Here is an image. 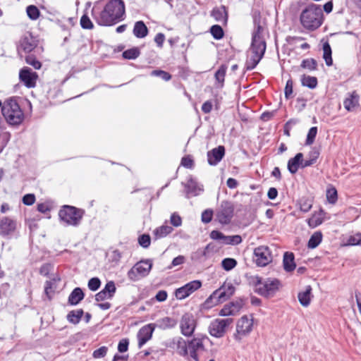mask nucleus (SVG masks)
<instances>
[{
  "label": "nucleus",
  "instance_id": "1",
  "mask_svg": "<svg viewBox=\"0 0 361 361\" xmlns=\"http://www.w3.org/2000/svg\"><path fill=\"white\" fill-rule=\"evenodd\" d=\"M92 13L99 25L111 26L124 19V2L122 0H109L102 11L97 13L92 8Z\"/></svg>",
  "mask_w": 361,
  "mask_h": 361
},
{
  "label": "nucleus",
  "instance_id": "2",
  "mask_svg": "<svg viewBox=\"0 0 361 361\" xmlns=\"http://www.w3.org/2000/svg\"><path fill=\"white\" fill-rule=\"evenodd\" d=\"M262 30V27L258 25L257 30L252 35L250 47L252 55L246 61L247 70L254 69L262 59L266 51V42L261 35Z\"/></svg>",
  "mask_w": 361,
  "mask_h": 361
},
{
  "label": "nucleus",
  "instance_id": "3",
  "mask_svg": "<svg viewBox=\"0 0 361 361\" xmlns=\"http://www.w3.org/2000/svg\"><path fill=\"white\" fill-rule=\"evenodd\" d=\"M300 22L308 30L318 28L323 22V12L321 6L314 4H310L300 15Z\"/></svg>",
  "mask_w": 361,
  "mask_h": 361
},
{
  "label": "nucleus",
  "instance_id": "4",
  "mask_svg": "<svg viewBox=\"0 0 361 361\" xmlns=\"http://www.w3.org/2000/svg\"><path fill=\"white\" fill-rule=\"evenodd\" d=\"M1 111L3 116L11 125H18L23 120V113L14 99L8 100L2 106Z\"/></svg>",
  "mask_w": 361,
  "mask_h": 361
},
{
  "label": "nucleus",
  "instance_id": "5",
  "mask_svg": "<svg viewBox=\"0 0 361 361\" xmlns=\"http://www.w3.org/2000/svg\"><path fill=\"white\" fill-rule=\"evenodd\" d=\"M255 279V291L266 298L272 297L281 285L280 281L276 279H262L257 276Z\"/></svg>",
  "mask_w": 361,
  "mask_h": 361
},
{
  "label": "nucleus",
  "instance_id": "6",
  "mask_svg": "<svg viewBox=\"0 0 361 361\" xmlns=\"http://www.w3.org/2000/svg\"><path fill=\"white\" fill-rule=\"evenodd\" d=\"M84 211L73 206L64 205L59 210L60 219L67 225L76 226L80 224Z\"/></svg>",
  "mask_w": 361,
  "mask_h": 361
},
{
  "label": "nucleus",
  "instance_id": "7",
  "mask_svg": "<svg viewBox=\"0 0 361 361\" xmlns=\"http://www.w3.org/2000/svg\"><path fill=\"white\" fill-rule=\"evenodd\" d=\"M152 266V263L150 260H142L136 263L128 272L129 279L135 281L147 276Z\"/></svg>",
  "mask_w": 361,
  "mask_h": 361
},
{
  "label": "nucleus",
  "instance_id": "8",
  "mask_svg": "<svg viewBox=\"0 0 361 361\" xmlns=\"http://www.w3.org/2000/svg\"><path fill=\"white\" fill-rule=\"evenodd\" d=\"M273 260L271 251L266 245L259 246L254 250L253 261L258 267H265Z\"/></svg>",
  "mask_w": 361,
  "mask_h": 361
},
{
  "label": "nucleus",
  "instance_id": "9",
  "mask_svg": "<svg viewBox=\"0 0 361 361\" xmlns=\"http://www.w3.org/2000/svg\"><path fill=\"white\" fill-rule=\"evenodd\" d=\"M233 322V319H216L211 322L209 326V332L211 336L216 338H221L226 332V329Z\"/></svg>",
  "mask_w": 361,
  "mask_h": 361
},
{
  "label": "nucleus",
  "instance_id": "10",
  "mask_svg": "<svg viewBox=\"0 0 361 361\" xmlns=\"http://www.w3.org/2000/svg\"><path fill=\"white\" fill-rule=\"evenodd\" d=\"M234 207L232 203L222 202L217 212L216 219L221 224H228L233 216Z\"/></svg>",
  "mask_w": 361,
  "mask_h": 361
},
{
  "label": "nucleus",
  "instance_id": "11",
  "mask_svg": "<svg viewBox=\"0 0 361 361\" xmlns=\"http://www.w3.org/2000/svg\"><path fill=\"white\" fill-rule=\"evenodd\" d=\"M252 320L247 316L242 317L236 325V334H234L235 340L240 341L243 336H247L252 330Z\"/></svg>",
  "mask_w": 361,
  "mask_h": 361
},
{
  "label": "nucleus",
  "instance_id": "12",
  "mask_svg": "<svg viewBox=\"0 0 361 361\" xmlns=\"http://www.w3.org/2000/svg\"><path fill=\"white\" fill-rule=\"evenodd\" d=\"M197 325L196 319L190 313H186L182 317V334L186 336H191Z\"/></svg>",
  "mask_w": 361,
  "mask_h": 361
},
{
  "label": "nucleus",
  "instance_id": "13",
  "mask_svg": "<svg viewBox=\"0 0 361 361\" xmlns=\"http://www.w3.org/2000/svg\"><path fill=\"white\" fill-rule=\"evenodd\" d=\"M37 77V74L27 67L22 68L19 73L20 80L28 88L35 87Z\"/></svg>",
  "mask_w": 361,
  "mask_h": 361
},
{
  "label": "nucleus",
  "instance_id": "14",
  "mask_svg": "<svg viewBox=\"0 0 361 361\" xmlns=\"http://www.w3.org/2000/svg\"><path fill=\"white\" fill-rule=\"evenodd\" d=\"M204 345L202 341L200 338H194L189 341L184 349V353L189 355L195 361H198L197 351L203 350Z\"/></svg>",
  "mask_w": 361,
  "mask_h": 361
},
{
  "label": "nucleus",
  "instance_id": "15",
  "mask_svg": "<svg viewBox=\"0 0 361 361\" xmlns=\"http://www.w3.org/2000/svg\"><path fill=\"white\" fill-rule=\"evenodd\" d=\"M204 190L203 185L190 178L185 185V191L188 197L199 195Z\"/></svg>",
  "mask_w": 361,
  "mask_h": 361
},
{
  "label": "nucleus",
  "instance_id": "16",
  "mask_svg": "<svg viewBox=\"0 0 361 361\" xmlns=\"http://www.w3.org/2000/svg\"><path fill=\"white\" fill-rule=\"evenodd\" d=\"M225 155V147L220 145L207 152V161L209 165L216 166Z\"/></svg>",
  "mask_w": 361,
  "mask_h": 361
},
{
  "label": "nucleus",
  "instance_id": "17",
  "mask_svg": "<svg viewBox=\"0 0 361 361\" xmlns=\"http://www.w3.org/2000/svg\"><path fill=\"white\" fill-rule=\"evenodd\" d=\"M154 328L155 325L154 324H149L140 329L137 334L138 346L140 348L151 339Z\"/></svg>",
  "mask_w": 361,
  "mask_h": 361
},
{
  "label": "nucleus",
  "instance_id": "18",
  "mask_svg": "<svg viewBox=\"0 0 361 361\" xmlns=\"http://www.w3.org/2000/svg\"><path fill=\"white\" fill-rule=\"evenodd\" d=\"M16 223L9 217H4L0 220V235L7 236L14 232Z\"/></svg>",
  "mask_w": 361,
  "mask_h": 361
},
{
  "label": "nucleus",
  "instance_id": "19",
  "mask_svg": "<svg viewBox=\"0 0 361 361\" xmlns=\"http://www.w3.org/2000/svg\"><path fill=\"white\" fill-rule=\"evenodd\" d=\"M201 286L202 282L199 280H195L182 286V299L189 297Z\"/></svg>",
  "mask_w": 361,
  "mask_h": 361
},
{
  "label": "nucleus",
  "instance_id": "20",
  "mask_svg": "<svg viewBox=\"0 0 361 361\" xmlns=\"http://www.w3.org/2000/svg\"><path fill=\"white\" fill-rule=\"evenodd\" d=\"M303 154L302 153H298L293 158H291L288 161V169L292 174H295L300 166H301V162L302 161Z\"/></svg>",
  "mask_w": 361,
  "mask_h": 361
},
{
  "label": "nucleus",
  "instance_id": "21",
  "mask_svg": "<svg viewBox=\"0 0 361 361\" xmlns=\"http://www.w3.org/2000/svg\"><path fill=\"white\" fill-rule=\"evenodd\" d=\"M312 297V288L310 286H306L305 290L299 292L298 295V300L303 307L309 306Z\"/></svg>",
  "mask_w": 361,
  "mask_h": 361
},
{
  "label": "nucleus",
  "instance_id": "22",
  "mask_svg": "<svg viewBox=\"0 0 361 361\" xmlns=\"http://www.w3.org/2000/svg\"><path fill=\"white\" fill-rule=\"evenodd\" d=\"M178 323V321L173 318L166 317L157 321L155 327L161 329H167L174 327Z\"/></svg>",
  "mask_w": 361,
  "mask_h": 361
},
{
  "label": "nucleus",
  "instance_id": "23",
  "mask_svg": "<svg viewBox=\"0 0 361 361\" xmlns=\"http://www.w3.org/2000/svg\"><path fill=\"white\" fill-rule=\"evenodd\" d=\"M294 255L292 252H286L284 253L283 265L284 269L288 271H292L295 269V263L294 261Z\"/></svg>",
  "mask_w": 361,
  "mask_h": 361
},
{
  "label": "nucleus",
  "instance_id": "24",
  "mask_svg": "<svg viewBox=\"0 0 361 361\" xmlns=\"http://www.w3.org/2000/svg\"><path fill=\"white\" fill-rule=\"evenodd\" d=\"M84 293L80 288H75L68 297V302L72 305H76L84 298Z\"/></svg>",
  "mask_w": 361,
  "mask_h": 361
},
{
  "label": "nucleus",
  "instance_id": "25",
  "mask_svg": "<svg viewBox=\"0 0 361 361\" xmlns=\"http://www.w3.org/2000/svg\"><path fill=\"white\" fill-rule=\"evenodd\" d=\"M133 34L137 38H143L148 34V29L143 21H137L135 23Z\"/></svg>",
  "mask_w": 361,
  "mask_h": 361
},
{
  "label": "nucleus",
  "instance_id": "26",
  "mask_svg": "<svg viewBox=\"0 0 361 361\" xmlns=\"http://www.w3.org/2000/svg\"><path fill=\"white\" fill-rule=\"evenodd\" d=\"M358 95L353 92L348 98H346L344 100L343 105L345 109L350 111H353L358 105Z\"/></svg>",
  "mask_w": 361,
  "mask_h": 361
},
{
  "label": "nucleus",
  "instance_id": "27",
  "mask_svg": "<svg viewBox=\"0 0 361 361\" xmlns=\"http://www.w3.org/2000/svg\"><path fill=\"white\" fill-rule=\"evenodd\" d=\"M212 16L217 21L226 22L227 20V12L226 7L222 6L219 8H214L212 12Z\"/></svg>",
  "mask_w": 361,
  "mask_h": 361
},
{
  "label": "nucleus",
  "instance_id": "28",
  "mask_svg": "<svg viewBox=\"0 0 361 361\" xmlns=\"http://www.w3.org/2000/svg\"><path fill=\"white\" fill-rule=\"evenodd\" d=\"M227 70V66L222 64L219 68L217 70V71L215 73L214 77L216 79V81L217 82V87H223L224 82V78L226 75Z\"/></svg>",
  "mask_w": 361,
  "mask_h": 361
},
{
  "label": "nucleus",
  "instance_id": "29",
  "mask_svg": "<svg viewBox=\"0 0 361 361\" xmlns=\"http://www.w3.org/2000/svg\"><path fill=\"white\" fill-rule=\"evenodd\" d=\"M84 312L82 309L72 310L67 314V320L73 324H77L80 322Z\"/></svg>",
  "mask_w": 361,
  "mask_h": 361
},
{
  "label": "nucleus",
  "instance_id": "30",
  "mask_svg": "<svg viewBox=\"0 0 361 361\" xmlns=\"http://www.w3.org/2000/svg\"><path fill=\"white\" fill-rule=\"evenodd\" d=\"M331 54H332V51H331V46L328 42H326L323 44V58L326 62V64L328 66H331L333 63Z\"/></svg>",
  "mask_w": 361,
  "mask_h": 361
},
{
  "label": "nucleus",
  "instance_id": "31",
  "mask_svg": "<svg viewBox=\"0 0 361 361\" xmlns=\"http://www.w3.org/2000/svg\"><path fill=\"white\" fill-rule=\"evenodd\" d=\"M301 82L303 86L314 89L317 85V79L316 77L303 75L301 78Z\"/></svg>",
  "mask_w": 361,
  "mask_h": 361
},
{
  "label": "nucleus",
  "instance_id": "32",
  "mask_svg": "<svg viewBox=\"0 0 361 361\" xmlns=\"http://www.w3.org/2000/svg\"><path fill=\"white\" fill-rule=\"evenodd\" d=\"M322 234L321 232H315L310 237L307 246L309 248L314 249L317 247L322 242Z\"/></svg>",
  "mask_w": 361,
  "mask_h": 361
},
{
  "label": "nucleus",
  "instance_id": "33",
  "mask_svg": "<svg viewBox=\"0 0 361 361\" xmlns=\"http://www.w3.org/2000/svg\"><path fill=\"white\" fill-rule=\"evenodd\" d=\"M220 304L217 297L214 295V292L204 301V302L202 305V309L203 310H209L217 305Z\"/></svg>",
  "mask_w": 361,
  "mask_h": 361
},
{
  "label": "nucleus",
  "instance_id": "34",
  "mask_svg": "<svg viewBox=\"0 0 361 361\" xmlns=\"http://www.w3.org/2000/svg\"><path fill=\"white\" fill-rule=\"evenodd\" d=\"M35 47V44L30 41L28 38L25 37L20 41V44L18 48V51L20 49L23 50L26 53H29L34 49Z\"/></svg>",
  "mask_w": 361,
  "mask_h": 361
},
{
  "label": "nucleus",
  "instance_id": "35",
  "mask_svg": "<svg viewBox=\"0 0 361 361\" xmlns=\"http://www.w3.org/2000/svg\"><path fill=\"white\" fill-rule=\"evenodd\" d=\"M172 231V227L167 225H163L156 228L154 233L157 238H160L165 237L166 235L169 234Z\"/></svg>",
  "mask_w": 361,
  "mask_h": 361
},
{
  "label": "nucleus",
  "instance_id": "36",
  "mask_svg": "<svg viewBox=\"0 0 361 361\" xmlns=\"http://www.w3.org/2000/svg\"><path fill=\"white\" fill-rule=\"evenodd\" d=\"M240 308V305L237 306L235 308H233V307L231 305H226L222 308L219 312V314L221 316H229V315H233L235 312H237Z\"/></svg>",
  "mask_w": 361,
  "mask_h": 361
},
{
  "label": "nucleus",
  "instance_id": "37",
  "mask_svg": "<svg viewBox=\"0 0 361 361\" xmlns=\"http://www.w3.org/2000/svg\"><path fill=\"white\" fill-rule=\"evenodd\" d=\"M299 204L302 212H307L312 207V200L310 198L302 197L299 201Z\"/></svg>",
  "mask_w": 361,
  "mask_h": 361
},
{
  "label": "nucleus",
  "instance_id": "38",
  "mask_svg": "<svg viewBox=\"0 0 361 361\" xmlns=\"http://www.w3.org/2000/svg\"><path fill=\"white\" fill-rule=\"evenodd\" d=\"M140 51L137 47L127 49L123 52V56L127 59H135L139 56Z\"/></svg>",
  "mask_w": 361,
  "mask_h": 361
},
{
  "label": "nucleus",
  "instance_id": "39",
  "mask_svg": "<svg viewBox=\"0 0 361 361\" xmlns=\"http://www.w3.org/2000/svg\"><path fill=\"white\" fill-rule=\"evenodd\" d=\"M27 16L32 20H37L40 15V12L37 6L34 5H30L26 8Z\"/></svg>",
  "mask_w": 361,
  "mask_h": 361
},
{
  "label": "nucleus",
  "instance_id": "40",
  "mask_svg": "<svg viewBox=\"0 0 361 361\" xmlns=\"http://www.w3.org/2000/svg\"><path fill=\"white\" fill-rule=\"evenodd\" d=\"M237 265V261L233 258H225L221 262V266L226 271H231Z\"/></svg>",
  "mask_w": 361,
  "mask_h": 361
},
{
  "label": "nucleus",
  "instance_id": "41",
  "mask_svg": "<svg viewBox=\"0 0 361 361\" xmlns=\"http://www.w3.org/2000/svg\"><path fill=\"white\" fill-rule=\"evenodd\" d=\"M210 32L216 39H220L224 37V30L220 25H214L210 28Z\"/></svg>",
  "mask_w": 361,
  "mask_h": 361
},
{
  "label": "nucleus",
  "instance_id": "42",
  "mask_svg": "<svg viewBox=\"0 0 361 361\" xmlns=\"http://www.w3.org/2000/svg\"><path fill=\"white\" fill-rule=\"evenodd\" d=\"M317 63L314 59H307L302 61L301 67L303 68L308 69L310 71H314L317 68Z\"/></svg>",
  "mask_w": 361,
  "mask_h": 361
},
{
  "label": "nucleus",
  "instance_id": "43",
  "mask_svg": "<svg viewBox=\"0 0 361 361\" xmlns=\"http://www.w3.org/2000/svg\"><path fill=\"white\" fill-rule=\"evenodd\" d=\"M225 287H220L217 290H214V295H216L217 299L219 302V303H222L223 302L227 300L229 298V296H227V293L226 290H224Z\"/></svg>",
  "mask_w": 361,
  "mask_h": 361
},
{
  "label": "nucleus",
  "instance_id": "44",
  "mask_svg": "<svg viewBox=\"0 0 361 361\" xmlns=\"http://www.w3.org/2000/svg\"><path fill=\"white\" fill-rule=\"evenodd\" d=\"M225 287H220L217 290H214V295H216L217 299L219 302V303H222L223 302L227 300L229 298V296H227V293L226 290H224Z\"/></svg>",
  "mask_w": 361,
  "mask_h": 361
},
{
  "label": "nucleus",
  "instance_id": "45",
  "mask_svg": "<svg viewBox=\"0 0 361 361\" xmlns=\"http://www.w3.org/2000/svg\"><path fill=\"white\" fill-rule=\"evenodd\" d=\"M80 25L83 29L92 30L94 25L87 15L84 14L80 18Z\"/></svg>",
  "mask_w": 361,
  "mask_h": 361
},
{
  "label": "nucleus",
  "instance_id": "46",
  "mask_svg": "<svg viewBox=\"0 0 361 361\" xmlns=\"http://www.w3.org/2000/svg\"><path fill=\"white\" fill-rule=\"evenodd\" d=\"M317 134V128L312 127L308 131L305 144L307 145H312L314 141Z\"/></svg>",
  "mask_w": 361,
  "mask_h": 361
},
{
  "label": "nucleus",
  "instance_id": "47",
  "mask_svg": "<svg viewBox=\"0 0 361 361\" xmlns=\"http://www.w3.org/2000/svg\"><path fill=\"white\" fill-rule=\"evenodd\" d=\"M326 199L331 204L336 203L337 200V191L334 188H329L326 190Z\"/></svg>",
  "mask_w": 361,
  "mask_h": 361
},
{
  "label": "nucleus",
  "instance_id": "48",
  "mask_svg": "<svg viewBox=\"0 0 361 361\" xmlns=\"http://www.w3.org/2000/svg\"><path fill=\"white\" fill-rule=\"evenodd\" d=\"M102 290L105 291L109 296L112 298L116 290L114 282L112 281L107 282Z\"/></svg>",
  "mask_w": 361,
  "mask_h": 361
},
{
  "label": "nucleus",
  "instance_id": "49",
  "mask_svg": "<svg viewBox=\"0 0 361 361\" xmlns=\"http://www.w3.org/2000/svg\"><path fill=\"white\" fill-rule=\"evenodd\" d=\"M151 75L159 77L165 81L169 80L171 78V75L169 73L161 71V70L152 71L151 72Z\"/></svg>",
  "mask_w": 361,
  "mask_h": 361
},
{
  "label": "nucleus",
  "instance_id": "50",
  "mask_svg": "<svg viewBox=\"0 0 361 361\" xmlns=\"http://www.w3.org/2000/svg\"><path fill=\"white\" fill-rule=\"evenodd\" d=\"M100 285L101 281L97 277L90 279L87 284L89 289L92 291H96L97 290H98L99 288L100 287Z\"/></svg>",
  "mask_w": 361,
  "mask_h": 361
},
{
  "label": "nucleus",
  "instance_id": "51",
  "mask_svg": "<svg viewBox=\"0 0 361 361\" xmlns=\"http://www.w3.org/2000/svg\"><path fill=\"white\" fill-rule=\"evenodd\" d=\"M138 243L140 246L144 248H147L150 245L151 238L148 234L141 235L138 238Z\"/></svg>",
  "mask_w": 361,
  "mask_h": 361
},
{
  "label": "nucleus",
  "instance_id": "52",
  "mask_svg": "<svg viewBox=\"0 0 361 361\" xmlns=\"http://www.w3.org/2000/svg\"><path fill=\"white\" fill-rule=\"evenodd\" d=\"M25 61L27 64L33 66L35 69H39L42 66L41 63L32 55L26 56Z\"/></svg>",
  "mask_w": 361,
  "mask_h": 361
},
{
  "label": "nucleus",
  "instance_id": "53",
  "mask_svg": "<svg viewBox=\"0 0 361 361\" xmlns=\"http://www.w3.org/2000/svg\"><path fill=\"white\" fill-rule=\"evenodd\" d=\"M195 163L192 156L188 155L182 158V166L188 169H192Z\"/></svg>",
  "mask_w": 361,
  "mask_h": 361
},
{
  "label": "nucleus",
  "instance_id": "54",
  "mask_svg": "<svg viewBox=\"0 0 361 361\" xmlns=\"http://www.w3.org/2000/svg\"><path fill=\"white\" fill-rule=\"evenodd\" d=\"M350 245H361V233H357L351 235L348 239Z\"/></svg>",
  "mask_w": 361,
  "mask_h": 361
},
{
  "label": "nucleus",
  "instance_id": "55",
  "mask_svg": "<svg viewBox=\"0 0 361 361\" xmlns=\"http://www.w3.org/2000/svg\"><path fill=\"white\" fill-rule=\"evenodd\" d=\"M107 350H108L107 347L102 346L99 348L95 350L93 352L92 355L94 358H102V357H104L106 355Z\"/></svg>",
  "mask_w": 361,
  "mask_h": 361
},
{
  "label": "nucleus",
  "instance_id": "56",
  "mask_svg": "<svg viewBox=\"0 0 361 361\" xmlns=\"http://www.w3.org/2000/svg\"><path fill=\"white\" fill-rule=\"evenodd\" d=\"M213 212L210 209H206L202 214V221L204 223H209L212 219Z\"/></svg>",
  "mask_w": 361,
  "mask_h": 361
},
{
  "label": "nucleus",
  "instance_id": "57",
  "mask_svg": "<svg viewBox=\"0 0 361 361\" xmlns=\"http://www.w3.org/2000/svg\"><path fill=\"white\" fill-rule=\"evenodd\" d=\"M35 201V197L33 194H27L23 197V202L25 205H32Z\"/></svg>",
  "mask_w": 361,
  "mask_h": 361
},
{
  "label": "nucleus",
  "instance_id": "58",
  "mask_svg": "<svg viewBox=\"0 0 361 361\" xmlns=\"http://www.w3.org/2000/svg\"><path fill=\"white\" fill-rule=\"evenodd\" d=\"M128 344H129V342H128V339H122V340H121V341H120V342L118 343V350L120 353H124V352H126V351L128 350Z\"/></svg>",
  "mask_w": 361,
  "mask_h": 361
},
{
  "label": "nucleus",
  "instance_id": "59",
  "mask_svg": "<svg viewBox=\"0 0 361 361\" xmlns=\"http://www.w3.org/2000/svg\"><path fill=\"white\" fill-rule=\"evenodd\" d=\"M170 223L173 226H178L180 225V216L177 212H174L171 216Z\"/></svg>",
  "mask_w": 361,
  "mask_h": 361
},
{
  "label": "nucleus",
  "instance_id": "60",
  "mask_svg": "<svg viewBox=\"0 0 361 361\" xmlns=\"http://www.w3.org/2000/svg\"><path fill=\"white\" fill-rule=\"evenodd\" d=\"M293 93V81L288 80L285 87V97L288 99Z\"/></svg>",
  "mask_w": 361,
  "mask_h": 361
},
{
  "label": "nucleus",
  "instance_id": "61",
  "mask_svg": "<svg viewBox=\"0 0 361 361\" xmlns=\"http://www.w3.org/2000/svg\"><path fill=\"white\" fill-rule=\"evenodd\" d=\"M320 154L319 149L317 147H313L308 154V157L312 161L316 162Z\"/></svg>",
  "mask_w": 361,
  "mask_h": 361
},
{
  "label": "nucleus",
  "instance_id": "62",
  "mask_svg": "<svg viewBox=\"0 0 361 361\" xmlns=\"http://www.w3.org/2000/svg\"><path fill=\"white\" fill-rule=\"evenodd\" d=\"M221 287H225L224 290L227 293V296H229V298H231L235 293V288L234 286L231 283H224L223 286H221Z\"/></svg>",
  "mask_w": 361,
  "mask_h": 361
},
{
  "label": "nucleus",
  "instance_id": "63",
  "mask_svg": "<svg viewBox=\"0 0 361 361\" xmlns=\"http://www.w3.org/2000/svg\"><path fill=\"white\" fill-rule=\"evenodd\" d=\"M111 298L110 296H109L105 291L102 290L98 293L95 295V300L97 301H103L106 299H110Z\"/></svg>",
  "mask_w": 361,
  "mask_h": 361
},
{
  "label": "nucleus",
  "instance_id": "64",
  "mask_svg": "<svg viewBox=\"0 0 361 361\" xmlns=\"http://www.w3.org/2000/svg\"><path fill=\"white\" fill-rule=\"evenodd\" d=\"M224 235L219 231H212L210 233L211 238L220 241L223 239Z\"/></svg>",
  "mask_w": 361,
  "mask_h": 361
}]
</instances>
